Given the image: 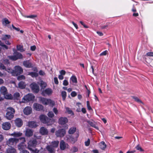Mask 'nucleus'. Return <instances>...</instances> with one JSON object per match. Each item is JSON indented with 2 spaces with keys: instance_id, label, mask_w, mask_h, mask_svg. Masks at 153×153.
<instances>
[{
  "instance_id": "39",
  "label": "nucleus",
  "mask_w": 153,
  "mask_h": 153,
  "mask_svg": "<svg viewBox=\"0 0 153 153\" xmlns=\"http://www.w3.org/2000/svg\"><path fill=\"white\" fill-rule=\"evenodd\" d=\"M109 25V23H106L104 25H102L101 26V28L102 29H107Z\"/></svg>"
},
{
  "instance_id": "18",
  "label": "nucleus",
  "mask_w": 153,
  "mask_h": 153,
  "mask_svg": "<svg viewBox=\"0 0 153 153\" xmlns=\"http://www.w3.org/2000/svg\"><path fill=\"white\" fill-rule=\"evenodd\" d=\"M11 127L10 123L8 122L3 123L2 124V128L4 130H7L10 129Z\"/></svg>"
},
{
  "instance_id": "42",
  "label": "nucleus",
  "mask_w": 153,
  "mask_h": 153,
  "mask_svg": "<svg viewBox=\"0 0 153 153\" xmlns=\"http://www.w3.org/2000/svg\"><path fill=\"white\" fill-rule=\"evenodd\" d=\"M14 134H15L14 137H19L21 136L22 134V133L20 132H15Z\"/></svg>"
},
{
  "instance_id": "43",
  "label": "nucleus",
  "mask_w": 153,
  "mask_h": 153,
  "mask_svg": "<svg viewBox=\"0 0 153 153\" xmlns=\"http://www.w3.org/2000/svg\"><path fill=\"white\" fill-rule=\"evenodd\" d=\"M24 17L27 18H29L32 19H34L37 17L36 15H30L29 16H25Z\"/></svg>"
},
{
  "instance_id": "34",
  "label": "nucleus",
  "mask_w": 153,
  "mask_h": 153,
  "mask_svg": "<svg viewBox=\"0 0 153 153\" xmlns=\"http://www.w3.org/2000/svg\"><path fill=\"white\" fill-rule=\"evenodd\" d=\"M19 87L21 89H24L25 87V85L24 82L21 81L19 82L18 84Z\"/></svg>"
},
{
  "instance_id": "63",
  "label": "nucleus",
  "mask_w": 153,
  "mask_h": 153,
  "mask_svg": "<svg viewBox=\"0 0 153 153\" xmlns=\"http://www.w3.org/2000/svg\"><path fill=\"white\" fill-rule=\"evenodd\" d=\"M72 24H73V25H74V26L75 27L76 29H77L78 28V26L74 22H72Z\"/></svg>"
},
{
  "instance_id": "41",
  "label": "nucleus",
  "mask_w": 153,
  "mask_h": 153,
  "mask_svg": "<svg viewBox=\"0 0 153 153\" xmlns=\"http://www.w3.org/2000/svg\"><path fill=\"white\" fill-rule=\"evenodd\" d=\"M47 115L48 117L50 118H52L54 116V114L52 111H49L47 114Z\"/></svg>"
},
{
  "instance_id": "11",
  "label": "nucleus",
  "mask_w": 153,
  "mask_h": 153,
  "mask_svg": "<svg viewBox=\"0 0 153 153\" xmlns=\"http://www.w3.org/2000/svg\"><path fill=\"white\" fill-rule=\"evenodd\" d=\"M30 87L33 92L34 93H38L39 91V87L36 83H31L30 85Z\"/></svg>"
},
{
  "instance_id": "36",
  "label": "nucleus",
  "mask_w": 153,
  "mask_h": 153,
  "mask_svg": "<svg viewBox=\"0 0 153 153\" xmlns=\"http://www.w3.org/2000/svg\"><path fill=\"white\" fill-rule=\"evenodd\" d=\"M61 95L63 100L64 101L65 100L67 96V93L66 92L64 91H62Z\"/></svg>"
},
{
  "instance_id": "12",
  "label": "nucleus",
  "mask_w": 153,
  "mask_h": 153,
  "mask_svg": "<svg viewBox=\"0 0 153 153\" xmlns=\"http://www.w3.org/2000/svg\"><path fill=\"white\" fill-rule=\"evenodd\" d=\"M79 135L78 133L76 137H74L73 136L68 135L66 137V140L68 142H72L74 143L77 141Z\"/></svg>"
},
{
  "instance_id": "49",
  "label": "nucleus",
  "mask_w": 153,
  "mask_h": 153,
  "mask_svg": "<svg viewBox=\"0 0 153 153\" xmlns=\"http://www.w3.org/2000/svg\"><path fill=\"white\" fill-rule=\"evenodd\" d=\"M67 111L68 112L69 114H73V113L72 111L68 107H66L65 108Z\"/></svg>"
},
{
  "instance_id": "40",
  "label": "nucleus",
  "mask_w": 153,
  "mask_h": 153,
  "mask_svg": "<svg viewBox=\"0 0 153 153\" xmlns=\"http://www.w3.org/2000/svg\"><path fill=\"white\" fill-rule=\"evenodd\" d=\"M20 97V94L19 92H16L13 94V97L15 99L18 100Z\"/></svg>"
},
{
  "instance_id": "45",
  "label": "nucleus",
  "mask_w": 153,
  "mask_h": 153,
  "mask_svg": "<svg viewBox=\"0 0 153 153\" xmlns=\"http://www.w3.org/2000/svg\"><path fill=\"white\" fill-rule=\"evenodd\" d=\"M86 103H87V106L88 109L89 111L92 110V108H91V106L90 105V102H89V101H87L86 102Z\"/></svg>"
},
{
  "instance_id": "21",
  "label": "nucleus",
  "mask_w": 153,
  "mask_h": 153,
  "mask_svg": "<svg viewBox=\"0 0 153 153\" xmlns=\"http://www.w3.org/2000/svg\"><path fill=\"white\" fill-rule=\"evenodd\" d=\"M46 149L49 153H55V152L56 150L55 149L50 145H47L46 147Z\"/></svg>"
},
{
  "instance_id": "59",
  "label": "nucleus",
  "mask_w": 153,
  "mask_h": 153,
  "mask_svg": "<svg viewBox=\"0 0 153 153\" xmlns=\"http://www.w3.org/2000/svg\"><path fill=\"white\" fill-rule=\"evenodd\" d=\"M54 82L55 84H58L59 83V82L58 81V79L57 77H55L54 78Z\"/></svg>"
},
{
  "instance_id": "50",
  "label": "nucleus",
  "mask_w": 153,
  "mask_h": 153,
  "mask_svg": "<svg viewBox=\"0 0 153 153\" xmlns=\"http://www.w3.org/2000/svg\"><path fill=\"white\" fill-rule=\"evenodd\" d=\"M53 111L56 115L58 114V111L56 108H54L53 109Z\"/></svg>"
},
{
  "instance_id": "1",
  "label": "nucleus",
  "mask_w": 153,
  "mask_h": 153,
  "mask_svg": "<svg viewBox=\"0 0 153 153\" xmlns=\"http://www.w3.org/2000/svg\"><path fill=\"white\" fill-rule=\"evenodd\" d=\"M39 117L40 120L42 123L47 124L48 126L51 125L53 123V120L52 119L49 118L44 114L40 115Z\"/></svg>"
},
{
  "instance_id": "48",
  "label": "nucleus",
  "mask_w": 153,
  "mask_h": 153,
  "mask_svg": "<svg viewBox=\"0 0 153 153\" xmlns=\"http://www.w3.org/2000/svg\"><path fill=\"white\" fill-rule=\"evenodd\" d=\"M71 151L73 153L76 152L77 151L78 149L76 147H73Z\"/></svg>"
},
{
  "instance_id": "26",
  "label": "nucleus",
  "mask_w": 153,
  "mask_h": 153,
  "mask_svg": "<svg viewBox=\"0 0 153 153\" xmlns=\"http://www.w3.org/2000/svg\"><path fill=\"white\" fill-rule=\"evenodd\" d=\"M33 135V131L32 130L30 129H27L26 130L25 135L26 136L30 137Z\"/></svg>"
},
{
  "instance_id": "55",
  "label": "nucleus",
  "mask_w": 153,
  "mask_h": 153,
  "mask_svg": "<svg viewBox=\"0 0 153 153\" xmlns=\"http://www.w3.org/2000/svg\"><path fill=\"white\" fill-rule=\"evenodd\" d=\"M90 140L88 139L85 142V145L86 146H88L90 144Z\"/></svg>"
},
{
  "instance_id": "58",
  "label": "nucleus",
  "mask_w": 153,
  "mask_h": 153,
  "mask_svg": "<svg viewBox=\"0 0 153 153\" xmlns=\"http://www.w3.org/2000/svg\"><path fill=\"white\" fill-rule=\"evenodd\" d=\"M60 75H65L66 72L64 70H61L60 71Z\"/></svg>"
},
{
  "instance_id": "7",
  "label": "nucleus",
  "mask_w": 153,
  "mask_h": 153,
  "mask_svg": "<svg viewBox=\"0 0 153 153\" xmlns=\"http://www.w3.org/2000/svg\"><path fill=\"white\" fill-rule=\"evenodd\" d=\"M19 140V139L15 138H10L7 141V144L10 147L13 146H15L18 142Z\"/></svg>"
},
{
  "instance_id": "24",
  "label": "nucleus",
  "mask_w": 153,
  "mask_h": 153,
  "mask_svg": "<svg viewBox=\"0 0 153 153\" xmlns=\"http://www.w3.org/2000/svg\"><path fill=\"white\" fill-rule=\"evenodd\" d=\"M28 126L29 127L31 128H36L37 126L36 122L34 121H31L28 122Z\"/></svg>"
},
{
  "instance_id": "2",
  "label": "nucleus",
  "mask_w": 153,
  "mask_h": 153,
  "mask_svg": "<svg viewBox=\"0 0 153 153\" xmlns=\"http://www.w3.org/2000/svg\"><path fill=\"white\" fill-rule=\"evenodd\" d=\"M6 111V117L8 120H11L14 116V114L15 112L14 109L11 107H8L7 108Z\"/></svg>"
},
{
  "instance_id": "28",
  "label": "nucleus",
  "mask_w": 153,
  "mask_h": 153,
  "mask_svg": "<svg viewBox=\"0 0 153 153\" xmlns=\"http://www.w3.org/2000/svg\"><path fill=\"white\" fill-rule=\"evenodd\" d=\"M87 122L89 124V125H90L91 126L97 129H98V127L96 125L94 122H93L90 120L87 121Z\"/></svg>"
},
{
  "instance_id": "51",
  "label": "nucleus",
  "mask_w": 153,
  "mask_h": 153,
  "mask_svg": "<svg viewBox=\"0 0 153 153\" xmlns=\"http://www.w3.org/2000/svg\"><path fill=\"white\" fill-rule=\"evenodd\" d=\"M68 84V81L66 80L65 79L63 81V85L65 86H67Z\"/></svg>"
},
{
  "instance_id": "20",
  "label": "nucleus",
  "mask_w": 153,
  "mask_h": 153,
  "mask_svg": "<svg viewBox=\"0 0 153 153\" xmlns=\"http://www.w3.org/2000/svg\"><path fill=\"white\" fill-rule=\"evenodd\" d=\"M23 65L26 68H30L33 67L32 64L29 60L23 61Z\"/></svg>"
},
{
  "instance_id": "9",
  "label": "nucleus",
  "mask_w": 153,
  "mask_h": 153,
  "mask_svg": "<svg viewBox=\"0 0 153 153\" xmlns=\"http://www.w3.org/2000/svg\"><path fill=\"white\" fill-rule=\"evenodd\" d=\"M19 140H21V142L18 146V149L21 151L25 150V148L26 147V145L24 143L25 141V138L24 137H21L19 138Z\"/></svg>"
},
{
  "instance_id": "46",
  "label": "nucleus",
  "mask_w": 153,
  "mask_h": 153,
  "mask_svg": "<svg viewBox=\"0 0 153 153\" xmlns=\"http://www.w3.org/2000/svg\"><path fill=\"white\" fill-rule=\"evenodd\" d=\"M25 79V77L23 75L19 76L17 77V79L19 80H20L22 79Z\"/></svg>"
},
{
  "instance_id": "19",
  "label": "nucleus",
  "mask_w": 153,
  "mask_h": 153,
  "mask_svg": "<svg viewBox=\"0 0 153 153\" xmlns=\"http://www.w3.org/2000/svg\"><path fill=\"white\" fill-rule=\"evenodd\" d=\"M32 112V108L29 106L26 107L23 110L24 114L26 115H28L30 114Z\"/></svg>"
},
{
  "instance_id": "17",
  "label": "nucleus",
  "mask_w": 153,
  "mask_h": 153,
  "mask_svg": "<svg viewBox=\"0 0 153 153\" xmlns=\"http://www.w3.org/2000/svg\"><path fill=\"white\" fill-rule=\"evenodd\" d=\"M68 122V119L65 117H60L59 119V123L62 125H64Z\"/></svg>"
},
{
  "instance_id": "44",
  "label": "nucleus",
  "mask_w": 153,
  "mask_h": 153,
  "mask_svg": "<svg viewBox=\"0 0 153 153\" xmlns=\"http://www.w3.org/2000/svg\"><path fill=\"white\" fill-rule=\"evenodd\" d=\"M1 61L5 65H7L8 64H9V61L7 59H4L2 61L1 60Z\"/></svg>"
},
{
  "instance_id": "33",
  "label": "nucleus",
  "mask_w": 153,
  "mask_h": 153,
  "mask_svg": "<svg viewBox=\"0 0 153 153\" xmlns=\"http://www.w3.org/2000/svg\"><path fill=\"white\" fill-rule=\"evenodd\" d=\"M76 127H71L69 129L68 133L70 134H73L76 131Z\"/></svg>"
},
{
  "instance_id": "54",
  "label": "nucleus",
  "mask_w": 153,
  "mask_h": 153,
  "mask_svg": "<svg viewBox=\"0 0 153 153\" xmlns=\"http://www.w3.org/2000/svg\"><path fill=\"white\" fill-rule=\"evenodd\" d=\"M39 74L40 75L43 76L45 74V72L42 70H40L39 72Z\"/></svg>"
},
{
  "instance_id": "13",
  "label": "nucleus",
  "mask_w": 153,
  "mask_h": 153,
  "mask_svg": "<svg viewBox=\"0 0 153 153\" xmlns=\"http://www.w3.org/2000/svg\"><path fill=\"white\" fill-rule=\"evenodd\" d=\"M66 133L65 130L64 129H58L55 133L56 136L57 137H63Z\"/></svg>"
},
{
  "instance_id": "32",
  "label": "nucleus",
  "mask_w": 153,
  "mask_h": 153,
  "mask_svg": "<svg viewBox=\"0 0 153 153\" xmlns=\"http://www.w3.org/2000/svg\"><path fill=\"white\" fill-rule=\"evenodd\" d=\"M99 146L101 149L104 150L106 147V145L104 141H102L100 143Z\"/></svg>"
},
{
  "instance_id": "52",
  "label": "nucleus",
  "mask_w": 153,
  "mask_h": 153,
  "mask_svg": "<svg viewBox=\"0 0 153 153\" xmlns=\"http://www.w3.org/2000/svg\"><path fill=\"white\" fill-rule=\"evenodd\" d=\"M108 52V51L107 50H105L102 52L100 54V55L101 56H105L107 53Z\"/></svg>"
},
{
  "instance_id": "3",
  "label": "nucleus",
  "mask_w": 153,
  "mask_h": 153,
  "mask_svg": "<svg viewBox=\"0 0 153 153\" xmlns=\"http://www.w3.org/2000/svg\"><path fill=\"white\" fill-rule=\"evenodd\" d=\"M40 100L43 104L45 105H49L51 107H53L55 105L54 101L51 99L41 97Z\"/></svg>"
},
{
  "instance_id": "16",
  "label": "nucleus",
  "mask_w": 153,
  "mask_h": 153,
  "mask_svg": "<svg viewBox=\"0 0 153 153\" xmlns=\"http://www.w3.org/2000/svg\"><path fill=\"white\" fill-rule=\"evenodd\" d=\"M33 108L37 111H42L43 109V106L37 103H34L33 105Z\"/></svg>"
},
{
  "instance_id": "53",
  "label": "nucleus",
  "mask_w": 153,
  "mask_h": 153,
  "mask_svg": "<svg viewBox=\"0 0 153 153\" xmlns=\"http://www.w3.org/2000/svg\"><path fill=\"white\" fill-rule=\"evenodd\" d=\"M71 95L72 97H74L77 95V93L75 91H73L71 93Z\"/></svg>"
},
{
  "instance_id": "23",
  "label": "nucleus",
  "mask_w": 153,
  "mask_h": 153,
  "mask_svg": "<svg viewBox=\"0 0 153 153\" xmlns=\"http://www.w3.org/2000/svg\"><path fill=\"white\" fill-rule=\"evenodd\" d=\"M15 123L16 126L19 127H21L23 124L22 120L19 118H17L16 120Z\"/></svg>"
},
{
  "instance_id": "47",
  "label": "nucleus",
  "mask_w": 153,
  "mask_h": 153,
  "mask_svg": "<svg viewBox=\"0 0 153 153\" xmlns=\"http://www.w3.org/2000/svg\"><path fill=\"white\" fill-rule=\"evenodd\" d=\"M136 149L138 150L140 152H143L144 150L139 145H137L135 147Z\"/></svg>"
},
{
  "instance_id": "56",
  "label": "nucleus",
  "mask_w": 153,
  "mask_h": 153,
  "mask_svg": "<svg viewBox=\"0 0 153 153\" xmlns=\"http://www.w3.org/2000/svg\"><path fill=\"white\" fill-rule=\"evenodd\" d=\"M17 48L18 50L21 51L23 49V47L20 45H17Z\"/></svg>"
},
{
  "instance_id": "6",
  "label": "nucleus",
  "mask_w": 153,
  "mask_h": 153,
  "mask_svg": "<svg viewBox=\"0 0 153 153\" xmlns=\"http://www.w3.org/2000/svg\"><path fill=\"white\" fill-rule=\"evenodd\" d=\"M0 91L2 94L6 98L11 99L13 97L11 94L7 95V88L4 86H1L0 89Z\"/></svg>"
},
{
  "instance_id": "4",
  "label": "nucleus",
  "mask_w": 153,
  "mask_h": 153,
  "mask_svg": "<svg viewBox=\"0 0 153 153\" xmlns=\"http://www.w3.org/2000/svg\"><path fill=\"white\" fill-rule=\"evenodd\" d=\"M10 72L12 73L14 76H17L22 73L23 70L22 68L19 66H16L15 67L14 70H12L10 69Z\"/></svg>"
},
{
  "instance_id": "8",
  "label": "nucleus",
  "mask_w": 153,
  "mask_h": 153,
  "mask_svg": "<svg viewBox=\"0 0 153 153\" xmlns=\"http://www.w3.org/2000/svg\"><path fill=\"white\" fill-rule=\"evenodd\" d=\"M37 142L36 140L34 139L30 140L28 143L27 148L30 151L34 150Z\"/></svg>"
},
{
  "instance_id": "35",
  "label": "nucleus",
  "mask_w": 153,
  "mask_h": 153,
  "mask_svg": "<svg viewBox=\"0 0 153 153\" xmlns=\"http://www.w3.org/2000/svg\"><path fill=\"white\" fill-rule=\"evenodd\" d=\"M2 24L4 25H6L7 24H9L10 22L6 18H4L2 20Z\"/></svg>"
},
{
  "instance_id": "38",
  "label": "nucleus",
  "mask_w": 153,
  "mask_h": 153,
  "mask_svg": "<svg viewBox=\"0 0 153 153\" xmlns=\"http://www.w3.org/2000/svg\"><path fill=\"white\" fill-rule=\"evenodd\" d=\"M132 98L134 99L135 101L137 102L138 103H143V102L139 99L137 97L135 96H132Z\"/></svg>"
},
{
  "instance_id": "57",
  "label": "nucleus",
  "mask_w": 153,
  "mask_h": 153,
  "mask_svg": "<svg viewBox=\"0 0 153 153\" xmlns=\"http://www.w3.org/2000/svg\"><path fill=\"white\" fill-rule=\"evenodd\" d=\"M32 152L31 153H39V150H37V149H35L34 150H31Z\"/></svg>"
},
{
  "instance_id": "60",
  "label": "nucleus",
  "mask_w": 153,
  "mask_h": 153,
  "mask_svg": "<svg viewBox=\"0 0 153 153\" xmlns=\"http://www.w3.org/2000/svg\"><path fill=\"white\" fill-rule=\"evenodd\" d=\"M12 27L13 28V29H15V30H16L17 31H19L20 30V29L19 28H17V27H15L13 25H12Z\"/></svg>"
},
{
  "instance_id": "25",
  "label": "nucleus",
  "mask_w": 153,
  "mask_h": 153,
  "mask_svg": "<svg viewBox=\"0 0 153 153\" xmlns=\"http://www.w3.org/2000/svg\"><path fill=\"white\" fill-rule=\"evenodd\" d=\"M71 82L75 84L77 83V79L75 75H72L70 78V82L71 83Z\"/></svg>"
},
{
  "instance_id": "64",
  "label": "nucleus",
  "mask_w": 153,
  "mask_h": 153,
  "mask_svg": "<svg viewBox=\"0 0 153 153\" xmlns=\"http://www.w3.org/2000/svg\"><path fill=\"white\" fill-rule=\"evenodd\" d=\"M81 111L83 114H85L86 113V110L85 108H82Z\"/></svg>"
},
{
  "instance_id": "10",
  "label": "nucleus",
  "mask_w": 153,
  "mask_h": 153,
  "mask_svg": "<svg viewBox=\"0 0 153 153\" xmlns=\"http://www.w3.org/2000/svg\"><path fill=\"white\" fill-rule=\"evenodd\" d=\"M35 98L34 95L32 94H28L25 96L22 99L24 102H27L34 100Z\"/></svg>"
},
{
  "instance_id": "37",
  "label": "nucleus",
  "mask_w": 153,
  "mask_h": 153,
  "mask_svg": "<svg viewBox=\"0 0 153 153\" xmlns=\"http://www.w3.org/2000/svg\"><path fill=\"white\" fill-rule=\"evenodd\" d=\"M10 36L9 35H5L4 36H3L2 38V40H3L4 41H5L6 40H7L8 39H10Z\"/></svg>"
},
{
  "instance_id": "5",
  "label": "nucleus",
  "mask_w": 153,
  "mask_h": 153,
  "mask_svg": "<svg viewBox=\"0 0 153 153\" xmlns=\"http://www.w3.org/2000/svg\"><path fill=\"white\" fill-rule=\"evenodd\" d=\"M10 59L13 61H16L18 59H21L23 56L22 54L16 51L14 52L13 55L9 56Z\"/></svg>"
},
{
  "instance_id": "31",
  "label": "nucleus",
  "mask_w": 153,
  "mask_h": 153,
  "mask_svg": "<svg viewBox=\"0 0 153 153\" xmlns=\"http://www.w3.org/2000/svg\"><path fill=\"white\" fill-rule=\"evenodd\" d=\"M28 75L32 77H36L38 76L39 74L37 72H29Z\"/></svg>"
},
{
  "instance_id": "29",
  "label": "nucleus",
  "mask_w": 153,
  "mask_h": 153,
  "mask_svg": "<svg viewBox=\"0 0 153 153\" xmlns=\"http://www.w3.org/2000/svg\"><path fill=\"white\" fill-rule=\"evenodd\" d=\"M6 152L7 153H16V150L14 148L11 147L8 148Z\"/></svg>"
},
{
  "instance_id": "15",
  "label": "nucleus",
  "mask_w": 153,
  "mask_h": 153,
  "mask_svg": "<svg viewBox=\"0 0 153 153\" xmlns=\"http://www.w3.org/2000/svg\"><path fill=\"white\" fill-rule=\"evenodd\" d=\"M60 148L62 150H64L66 148H69V146L68 144L66 143L63 140H62L60 143Z\"/></svg>"
},
{
  "instance_id": "61",
  "label": "nucleus",
  "mask_w": 153,
  "mask_h": 153,
  "mask_svg": "<svg viewBox=\"0 0 153 153\" xmlns=\"http://www.w3.org/2000/svg\"><path fill=\"white\" fill-rule=\"evenodd\" d=\"M146 55L148 56H153V52H149L146 53Z\"/></svg>"
},
{
  "instance_id": "30",
  "label": "nucleus",
  "mask_w": 153,
  "mask_h": 153,
  "mask_svg": "<svg viewBox=\"0 0 153 153\" xmlns=\"http://www.w3.org/2000/svg\"><path fill=\"white\" fill-rule=\"evenodd\" d=\"M59 141H52L50 145L55 149L59 145Z\"/></svg>"
},
{
  "instance_id": "22",
  "label": "nucleus",
  "mask_w": 153,
  "mask_h": 153,
  "mask_svg": "<svg viewBox=\"0 0 153 153\" xmlns=\"http://www.w3.org/2000/svg\"><path fill=\"white\" fill-rule=\"evenodd\" d=\"M39 132L42 135H47L48 133V130L44 127H42L40 128Z\"/></svg>"
},
{
  "instance_id": "14",
  "label": "nucleus",
  "mask_w": 153,
  "mask_h": 153,
  "mask_svg": "<svg viewBox=\"0 0 153 153\" xmlns=\"http://www.w3.org/2000/svg\"><path fill=\"white\" fill-rule=\"evenodd\" d=\"M53 91L51 88H47L43 90L42 92V94L43 96H46L47 95H50L52 94Z\"/></svg>"
},
{
  "instance_id": "62",
  "label": "nucleus",
  "mask_w": 153,
  "mask_h": 153,
  "mask_svg": "<svg viewBox=\"0 0 153 153\" xmlns=\"http://www.w3.org/2000/svg\"><path fill=\"white\" fill-rule=\"evenodd\" d=\"M36 49V47L35 45L31 46L30 48V50L33 51H34Z\"/></svg>"
},
{
  "instance_id": "27",
  "label": "nucleus",
  "mask_w": 153,
  "mask_h": 153,
  "mask_svg": "<svg viewBox=\"0 0 153 153\" xmlns=\"http://www.w3.org/2000/svg\"><path fill=\"white\" fill-rule=\"evenodd\" d=\"M0 70H5L7 71L8 72H10L9 71H10V69H9L7 70H6V67L4 65V64L0 61Z\"/></svg>"
}]
</instances>
